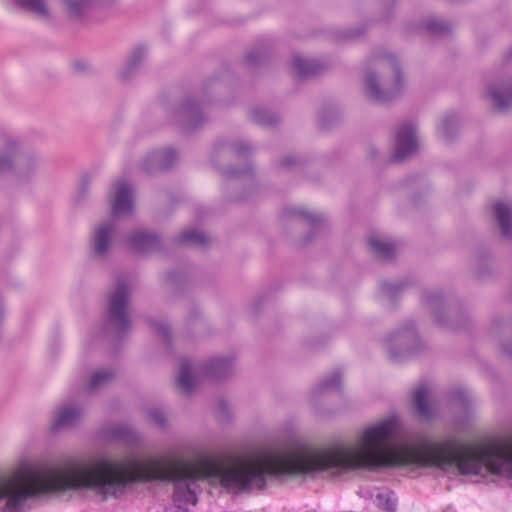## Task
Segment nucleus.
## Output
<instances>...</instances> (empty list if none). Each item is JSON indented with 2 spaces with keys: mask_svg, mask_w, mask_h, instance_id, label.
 Here are the masks:
<instances>
[{
  "mask_svg": "<svg viewBox=\"0 0 512 512\" xmlns=\"http://www.w3.org/2000/svg\"><path fill=\"white\" fill-rule=\"evenodd\" d=\"M180 241L182 243H193L197 245L206 244V237L197 231H185L182 233Z\"/></svg>",
  "mask_w": 512,
  "mask_h": 512,
  "instance_id": "nucleus-15",
  "label": "nucleus"
},
{
  "mask_svg": "<svg viewBox=\"0 0 512 512\" xmlns=\"http://www.w3.org/2000/svg\"><path fill=\"white\" fill-rule=\"evenodd\" d=\"M390 65H391V68L394 72V77H395V85L397 88H399L400 86V82H401V77H400V71L398 69V66H397V63L394 59H391L390 60Z\"/></svg>",
  "mask_w": 512,
  "mask_h": 512,
  "instance_id": "nucleus-19",
  "label": "nucleus"
},
{
  "mask_svg": "<svg viewBox=\"0 0 512 512\" xmlns=\"http://www.w3.org/2000/svg\"><path fill=\"white\" fill-rule=\"evenodd\" d=\"M16 1L22 7H24L25 9H27L33 13H36L41 16L48 15V10H47L46 6L44 5L43 0H16ZM64 1L67 3L71 14H75V15L78 14L79 11H78L76 3L68 2L67 0H64Z\"/></svg>",
  "mask_w": 512,
  "mask_h": 512,
  "instance_id": "nucleus-6",
  "label": "nucleus"
},
{
  "mask_svg": "<svg viewBox=\"0 0 512 512\" xmlns=\"http://www.w3.org/2000/svg\"><path fill=\"white\" fill-rule=\"evenodd\" d=\"M387 509L390 510V511H394L395 508H394V505H391Z\"/></svg>",
  "mask_w": 512,
  "mask_h": 512,
  "instance_id": "nucleus-22",
  "label": "nucleus"
},
{
  "mask_svg": "<svg viewBox=\"0 0 512 512\" xmlns=\"http://www.w3.org/2000/svg\"><path fill=\"white\" fill-rule=\"evenodd\" d=\"M485 468L512 479V439L488 443L460 444V472L478 475Z\"/></svg>",
  "mask_w": 512,
  "mask_h": 512,
  "instance_id": "nucleus-1",
  "label": "nucleus"
},
{
  "mask_svg": "<svg viewBox=\"0 0 512 512\" xmlns=\"http://www.w3.org/2000/svg\"><path fill=\"white\" fill-rule=\"evenodd\" d=\"M293 66L297 73L301 76L308 75L313 72L311 64L300 58H296L294 60Z\"/></svg>",
  "mask_w": 512,
  "mask_h": 512,
  "instance_id": "nucleus-17",
  "label": "nucleus"
},
{
  "mask_svg": "<svg viewBox=\"0 0 512 512\" xmlns=\"http://www.w3.org/2000/svg\"><path fill=\"white\" fill-rule=\"evenodd\" d=\"M86 0H81V3H84Z\"/></svg>",
  "mask_w": 512,
  "mask_h": 512,
  "instance_id": "nucleus-24",
  "label": "nucleus"
},
{
  "mask_svg": "<svg viewBox=\"0 0 512 512\" xmlns=\"http://www.w3.org/2000/svg\"><path fill=\"white\" fill-rule=\"evenodd\" d=\"M111 229L109 227H102L96 231L95 235V252L99 255L106 252L109 240H110Z\"/></svg>",
  "mask_w": 512,
  "mask_h": 512,
  "instance_id": "nucleus-11",
  "label": "nucleus"
},
{
  "mask_svg": "<svg viewBox=\"0 0 512 512\" xmlns=\"http://www.w3.org/2000/svg\"><path fill=\"white\" fill-rule=\"evenodd\" d=\"M490 96L495 101L498 110H504L512 103V97L504 100L502 96L496 91H491Z\"/></svg>",
  "mask_w": 512,
  "mask_h": 512,
  "instance_id": "nucleus-18",
  "label": "nucleus"
},
{
  "mask_svg": "<svg viewBox=\"0 0 512 512\" xmlns=\"http://www.w3.org/2000/svg\"><path fill=\"white\" fill-rule=\"evenodd\" d=\"M127 299L128 291L126 285L122 282H119L116 291L110 299L109 312L112 320L120 329L126 327L128 323L125 314Z\"/></svg>",
  "mask_w": 512,
  "mask_h": 512,
  "instance_id": "nucleus-2",
  "label": "nucleus"
},
{
  "mask_svg": "<svg viewBox=\"0 0 512 512\" xmlns=\"http://www.w3.org/2000/svg\"><path fill=\"white\" fill-rule=\"evenodd\" d=\"M155 241L154 236L143 231L136 232L130 239L131 245L138 250L148 249Z\"/></svg>",
  "mask_w": 512,
  "mask_h": 512,
  "instance_id": "nucleus-12",
  "label": "nucleus"
},
{
  "mask_svg": "<svg viewBox=\"0 0 512 512\" xmlns=\"http://www.w3.org/2000/svg\"><path fill=\"white\" fill-rule=\"evenodd\" d=\"M156 421H157L158 423H162V420H161L160 418H159V419H156Z\"/></svg>",
  "mask_w": 512,
  "mask_h": 512,
  "instance_id": "nucleus-23",
  "label": "nucleus"
},
{
  "mask_svg": "<svg viewBox=\"0 0 512 512\" xmlns=\"http://www.w3.org/2000/svg\"><path fill=\"white\" fill-rule=\"evenodd\" d=\"M111 377L112 374L108 371H99L94 373L89 384V389H96L98 386H100L103 382L107 381Z\"/></svg>",
  "mask_w": 512,
  "mask_h": 512,
  "instance_id": "nucleus-16",
  "label": "nucleus"
},
{
  "mask_svg": "<svg viewBox=\"0 0 512 512\" xmlns=\"http://www.w3.org/2000/svg\"><path fill=\"white\" fill-rule=\"evenodd\" d=\"M79 415L77 409H63L59 412L55 422L56 427H61L71 424Z\"/></svg>",
  "mask_w": 512,
  "mask_h": 512,
  "instance_id": "nucleus-14",
  "label": "nucleus"
},
{
  "mask_svg": "<svg viewBox=\"0 0 512 512\" xmlns=\"http://www.w3.org/2000/svg\"><path fill=\"white\" fill-rule=\"evenodd\" d=\"M428 392V388L425 385H421L413 394L414 405L421 415H427L429 413Z\"/></svg>",
  "mask_w": 512,
  "mask_h": 512,
  "instance_id": "nucleus-9",
  "label": "nucleus"
},
{
  "mask_svg": "<svg viewBox=\"0 0 512 512\" xmlns=\"http://www.w3.org/2000/svg\"><path fill=\"white\" fill-rule=\"evenodd\" d=\"M173 500L176 506L180 509L186 505H196L197 498L195 492L191 487L183 482H177L174 487Z\"/></svg>",
  "mask_w": 512,
  "mask_h": 512,
  "instance_id": "nucleus-5",
  "label": "nucleus"
},
{
  "mask_svg": "<svg viewBox=\"0 0 512 512\" xmlns=\"http://www.w3.org/2000/svg\"><path fill=\"white\" fill-rule=\"evenodd\" d=\"M494 209L502 234L505 236H510L512 234L511 210L506 205L500 202L495 204Z\"/></svg>",
  "mask_w": 512,
  "mask_h": 512,
  "instance_id": "nucleus-7",
  "label": "nucleus"
},
{
  "mask_svg": "<svg viewBox=\"0 0 512 512\" xmlns=\"http://www.w3.org/2000/svg\"><path fill=\"white\" fill-rule=\"evenodd\" d=\"M417 149L414 129L410 125L401 126L396 136L394 161H402Z\"/></svg>",
  "mask_w": 512,
  "mask_h": 512,
  "instance_id": "nucleus-3",
  "label": "nucleus"
},
{
  "mask_svg": "<svg viewBox=\"0 0 512 512\" xmlns=\"http://www.w3.org/2000/svg\"><path fill=\"white\" fill-rule=\"evenodd\" d=\"M133 208V199L131 189L127 183L121 181L116 183L113 199L111 202V211L114 217L129 214Z\"/></svg>",
  "mask_w": 512,
  "mask_h": 512,
  "instance_id": "nucleus-4",
  "label": "nucleus"
},
{
  "mask_svg": "<svg viewBox=\"0 0 512 512\" xmlns=\"http://www.w3.org/2000/svg\"><path fill=\"white\" fill-rule=\"evenodd\" d=\"M166 155H167L168 157L174 158V157H175V151H174V150H172V149H168V150L166 151Z\"/></svg>",
  "mask_w": 512,
  "mask_h": 512,
  "instance_id": "nucleus-20",
  "label": "nucleus"
},
{
  "mask_svg": "<svg viewBox=\"0 0 512 512\" xmlns=\"http://www.w3.org/2000/svg\"><path fill=\"white\" fill-rule=\"evenodd\" d=\"M366 92L374 100L385 101L391 98L390 93L387 91L382 92L376 85V77L370 74L366 78Z\"/></svg>",
  "mask_w": 512,
  "mask_h": 512,
  "instance_id": "nucleus-10",
  "label": "nucleus"
},
{
  "mask_svg": "<svg viewBox=\"0 0 512 512\" xmlns=\"http://www.w3.org/2000/svg\"><path fill=\"white\" fill-rule=\"evenodd\" d=\"M369 245L376 257L380 259L390 258L395 251V246L390 242H381L378 239L371 237L369 239Z\"/></svg>",
  "mask_w": 512,
  "mask_h": 512,
  "instance_id": "nucleus-8",
  "label": "nucleus"
},
{
  "mask_svg": "<svg viewBox=\"0 0 512 512\" xmlns=\"http://www.w3.org/2000/svg\"><path fill=\"white\" fill-rule=\"evenodd\" d=\"M194 379L190 373V364L184 361L181 364V372L178 378V386L184 391L189 392L193 387Z\"/></svg>",
  "mask_w": 512,
  "mask_h": 512,
  "instance_id": "nucleus-13",
  "label": "nucleus"
},
{
  "mask_svg": "<svg viewBox=\"0 0 512 512\" xmlns=\"http://www.w3.org/2000/svg\"><path fill=\"white\" fill-rule=\"evenodd\" d=\"M283 164H284L285 166H289V165L291 164L290 159H289V158H285V159L283 160Z\"/></svg>",
  "mask_w": 512,
  "mask_h": 512,
  "instance_id": "nucleus-21",
  "label": "nucleus"
}]
</instances>
